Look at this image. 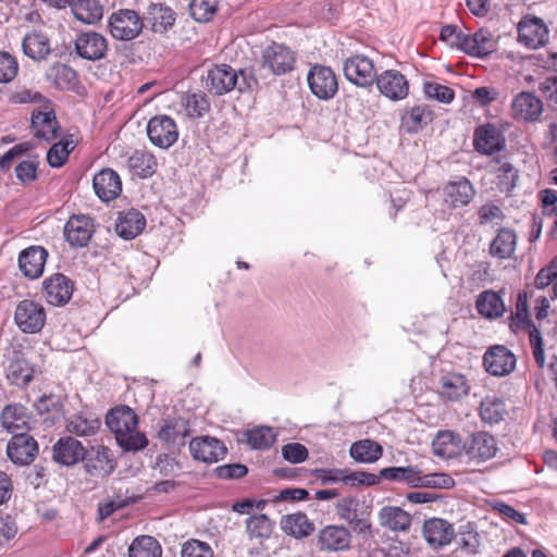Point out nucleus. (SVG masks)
Returning <instances> with one entry per match:
<instances>
[{
	"mask_svg": "<svg viewBox=\"0 0 557 557\" xmlns=\"http://www.w3.org/2000/svg\"><path fill=\"white\" fill-rule=\"evenodd\" d=\"M444 201L451 208L467 206L473 198L475 191L471 183L462 177L456 182H449L443 189Z\"/></svg>",
	"mask_w": 557,
	"mask_h": 557,
	"instance_id": "34",
	"label": "nucleus"
},
{
	"mask_svg": "<svg viewBox=\"0 0 557 557\" xmlns=\"http://www.w3.org/2000/svg\"><path fill=\"white\" fill-rule=\"evenodd\" d=\"M189 451L195 460L214 463L225 457L227 449L220 440L206 435L193 438L189 442Z\"/></svg>",
	"mask_w": 557,
	"mask_h": 557,
	"instance_id": "11",
	"label": "nucleus"
},
{
	"mask_svg": "<svg viewBox=\"0 0 557 557\" xmlns=\"http://www.w3.org/2000/svg\"><path fill=\"white\" fill-rule=\"evenodd\" d=\"M281 527L286 534L296 539L309 536L314 530L313 523L302 512L283 517Z\"/></svg>",
	"mask_w": 557,
	"mask_h": 557,
	"instance_id": "43",
	"label": "nucleus"
},
{
	"mask_svg": "<svg viewBox=\"0 0 557 557\" xmlns=\"http://www.w3.org/2000/svg\"><path fill=\"white\" fill-rule=\"evenodd\" d=\"M517 247V234L513 230L502 227L490 245V253L500 260L510 258Z\"/></svg>",
	"mask_w": 557,
	"mask_h": 557,
	"instance_id": "38",
	"label": "nucleus"
},
{
	"mask_svg": "<svg viewBox=\"0 0 557 557\" xmlns=\"http://www.w3.org/2000/svg\"><path fill=\"white\" fill-rule=\"evenodd\" d=\"M483 363L488 373L494 376H505L516 367L515 355L505 346L491 347L483 357Z\"/></svg>",
	"mask_w": 557,
	"mask_h": 557,
	"instance_id": "16",
	"label": "nucleus"
},
{
	"mask_svg": "<svg viewBox=\"0 0 557 557\" xmlns=\"http://www.w3.org/2000/svg\"><path fill=\"white\" fill-rule=\"evenodd\" d=\"M156 157L145 150H136L128 158L129 169L140 177L151 176L157 168Z\"/></svg>",
	"mask_w": 557,
	"mask_h": 557,
	"instance_id": "48",
	"label": "nucleus"
},
{
	"mask_svg": "<svg viewBox=\"0 0 557 557\" xmlns=\"http://www.w3.org/2000/svg\"><path fill=\"white\" fill-rule=\"evenodd\" d=\"M506 407L503 399L496 396H486L480 406V417L484 423L496 424L504 419Z\"/></svg>",
	"mask_w": 557,
	"mask_h": 557,
	"instance_id": "49",
	"label": "nucleus"
},
{
	"mask_svg": "<svg viewBox=\"0 0 557 557\" xmlns=\"http://www.w3.org/2000/svg\"><path fill=\"white\" fill-rule=\"evenodd\" d=\"M519 42L536 49L548 40V28L540 17H524L518 25Z\"/></svg>",
	"mask_w": 557,
	"mask_h": 557,
	"instance_id": "17",
	"label": "nucleus"
},
{
	"mask_svg": "<svg viewBox=\"0 0 557 557\" xmlns=\"http://www.w3.org/2000/svg\"><path fill=\"white\" fill-rule=\"evenodd\" d=\"M379 521L383 528L404 532L410 528L411 516L400 507L385 506L379 512Z\"/></svg>",
	"mask_w": 557,
	"mask_h": 557,
	"instance_id": "35",
	"label": "nucleus"
},
{
	"mask_svg": "<svg viewBox=\"0 0 557 557\" xmlns=\"http://www.w3.org/2000/svg\"><path fill=\"white\" fill-rule=\"evenodd\" d=\"M12 100L16 104H51V101L40 91L27 88L16 91Z\"/></svg>",
	"mask_w": 557,
	"mask_h": 557,
	"instance_id": "62",
	"label": "nucleus"
},
{
	"mask_svg": "<svg viewBox=\"0 0 557 557\" xmlns=\"http://www.w3.org/2000/svg\"><path fill=\"white\" fill-rule=\"evenodd\" d=\"M74 16L86 24H95L102 18L103 7L98 0H77L72 4Z\"/></svg>",
	"mask_w": 557,
	"mask_h": 557,
	"instance_id": "45",
	"label": "nucleus"
},
{
	"mask_svg": "<svg viewBox=\"0 0 557 557\" xmlns=\"http://www.w3.org/2000/svg\"><path fill=\"white\" fill-rule=\"evenodd\" d=\"M146 226L145 215L137 209H129L119 213L115 222L116 234L126 240L137 237Z\"/></svg>",
	"mask_w": 557,
	"mask_h": 557,
	"instance_id": "27",
	"label": "nucleus"
},
{
	"mask_svg": "<svg viewBox=\"0 0 557 557\" xmlns=\"http://www.w3.org/2000/svg\"><path fill=\"white\" fill-rule=\"evenodd\" d=\"M469 392V386L466 377L462 374L449 373L442 377L440 394L447 400H458L466 396Z\"/></svg>",
	"mask_w": 557,
	"mask_h": 557,
	"instance_id": "44",
	"label": "nucleus"
},
{
	"mask_svg": "<svg viewBox=\"0 0 557 557\" xmlns=\"http://www.w3.org/2000/svg\"><path fill=\"white\" fill-rule=\"evenodd\" d=\"M314 475L322 484L343 482L348 485L349 469H315Z\"/></svg>",
	"mask_w": 557,
	"mask_h": 557,
	"instance_id": "61",
	"label": "nucleus"
},
{
	"mask_svg": "<svg viewBox=\"0 0 557 557\" xmlns=\"http://www.w3.org/2000/svg\"><path fill=\"white\" fill-rule=\"evenodd\" d=\"M263 66L273 74L282 75L293 70L295 57L293 51L280 44H272L263 52Z\"/></svg>",
	"mask_w": 557,
	"mask_h": 557,
	"instance_id": "24",
	"label": "nucleus"
},
{
	"mask_svg": "<svg viewBox=\"0 0 557 557\" xmlns=\"http://www.w3.org/2000/svg\"><path fill=\"white\" fill-rule=\"evenodd\" d=\"M257 84L251 72L244 70L236 72L227 64L216 65L210 70L206 81L208 89L215 95H223L234 88L240 92L252 90Z\"/></svg>",
	"mask_w": 557,
	"mask_h": 557,
	"instance_id": "2",
	"label": "nucleus"
},
{
	"mask_svg": "<svg viewBox=\"0 0 557 557\" xmlns=\"http://www.w3.org/2000/svg\"><path fill=\"white\" fill-rule=\"evenodd\" d=\"M307 79L312 94L321 100L331 99L338 89L335 73L329 66L313 65Z\"/></svg>",
	"mask_w": 557,
	"mask_h": 557,
	"instance_id": "9",
	"label": "nucleus"
},
{
	"mask_svg": "<svg viewBox=\"0 0 557 557\" xmlns=\"http://www.w3.org/2000/svg\"><path fill=\"white\" fill-rule=\"evenodd\" d=\"M46 300L53 306L67 304L73 294L72 281L62 273H54L42 283Z\"/></svg>",
	"mask_w": 557,
	"mask_h": 557,
	"instance_id": "21",
	"label": "nucleus"
},
{
	"mask_svg": "<svg viewBox=\"0 0 557 557\" xmlns=\"http://www.w3.org/2000/svg\"><path fill=\"white\" fill-rule=\"evenodd\" d=\"M7 377L8 380L20 387L27 386L34 379L35 369L24 358L23 354L17 350H13L12 357L7 366Z\"/></svg>",
	"mask_w": 557,
	"mask_h": 557,
	"instance_id": "28",
	"label": "nucleus"
},
{
	"mask_svg": "<svg viewBox=\"0 0 557 557\" xmlns=\"http://www.w3.org/2000/svg\"><path fill=\"white\" fill-rule=\"evenodd\" d=\"M518 173L509 162H504L497 170L498 188L503 193H511L516 187Z\"/></svg>",
	"mask_w": 557,
	"mask_h": 557,
	"instance_id": "57",
	"label": "nucleus"
},
{
	"mask_svg": "<svg viewBox=\"0 0 557 557\" xmlns=\"http://www.w3.org/2000/svg\"><path fill=\"white\" fill-rule=\"evenodd\" d=\"M38 454V444L26 432H20L12 436L7 445V455L17 466H27L34 461Z\"/></svg>",
	"mask_w": 557,
	"mask_h": 557,
	"instance_id": "10",
	"label": "nucleus"
},
{
	"mask_svg": "<svg viewBox=\"0 0 557 557\" xmlns=\"http://www.w3.org/2000/svg\"><path fill=\"white\" fill-rule=\"evenodd\" d=\"M462 101L472 104H490L491 102L503 103L507 101V95L495 87L482 86L473 91H466Z\"/></svg>",
	"mask_w": 557,
	"mask_h": 557,
	"instance_id": "46",
	"label": "nucleus"
},
{
	"mask_svg": "<svg viewBox=\"0 0 557 557\" xmlns=\"http://www.w3.org/2000/svg\"><path fill=\"white\" fill-rule=\"evenodd\" d=\"M84 468L88 474L95 478H106L115 469V460L111 449L104 446H97L89 451L85 449Z\"/></svg>",
	"mask_w": 557,
	"mask_h": 557,
	"instance_id": "13",
	"label": "nucleus"
},
{
	"mask_svg": "<svg viewBox=\"0 0 557 557\" xmlns=\"http://www.w3.org/2000/svg\"><path fill=\"white\" fill-rule=\"evenodd\" d=\"M147 135L152 145L169 149L178 139V129L173 119L168 115H156L147 124Z\"/></svg>",
	"mask_w": 557,
	"mask_h": 557,
	"instance_id": "8",
	"label": "nucleus"
},
{
	"mask_svg": "<svg viewBox=\"0 0 557 557\" xmlns=\"http://www.w3.org/2000/svg\"><path fill=\"white\" fill-rule=\"evenodd\" d=\"M343 70L346 78L360 87L371 86L376 78L372 60L363 55L348 58Z\"/></svg>",
	"mask_w": 557,
	"mask_h": 557,
	"instance_id": "14",
	"label": "nucleus"
},
{
	"mask_svg": "<svg viewBox=\"0 0 557 557\" xmlns=\"http://www.w3.org/2000/svg\"><path fill=\"white\" fill-rule=\"evenodd\" d=\"M422 534L431 547L442 548L451 543L455 537V529L445 519L430 518L423 523Z\"/></svg>",
	"mask_w": 557,
	"mask_h": 557,
	"instance_id": "22",
	"label": "nucleus"
},
{
	"mask_svg": "<svg viewBox=\"0 0 557 557\" xmlns=\"http://www.w3.org/2000/svg\"><path fill=\"white\" fill-rule=\"evenodd\" d=\"M22 49L26 57L36 62L47 60L52 51L48 36L42 32L37 30L24 36L22 40Z\"/></svg>",
	"mask_w": 557,
	"mask_h": 557,
	"instance_id": "32",
	"label": "nucleus"
},
{
	"mask_svg": "<svg viewBox=\"0 0 557 557\" xmlns=\"http://www.w3.org/2000/svg\"><path fill=\"white\" fill-rule=\"evenodd\" d=\"M497 40L486 28L465 35L461 51L470 57L483 59L496 50Z\"/></svg>",
	"mask_w": 557,
	"mask_h": 557,
	"instance_id": "19",
	"label": "nucleus"
},
{
	"mask_svg": "<svg viewBox=\"0 0 557 557\" xmlns=\"http://www.w3.org/2000/svg\"><path fill=\"white\" fill-rule=\"evenodd\" d=\"M75 51L82 59L98 61L106 57L108 42L96 32H85L75 39Z\"/></svg>",
	"mask_w": 557,
	"mask_h": 557,
	"instance_id": "20",
	"label": "nucleus"
},
{
	"mask_svg": "<svg viewBox=\"0 0 557 557\" xmlns=\"http://www.w3.org/2000/svg\"><path fill=\"white\" fill-rule=\"evenodd\" d=\"M73 149L74 145L71 140L55 143L47 152V162L52 168H61L67 161Z\"/></svg>",
	"mask_w": 557,
	"mask_h": 557,
	"instance_id": "55",
	"label": "nucleus"
},
{
	"mask_svg": "<svg viewBox=\"0 0 557 557\" xmlns=\"http://www.w3.org/2000/svg\"><path fill=\"white\" fill-rule=\"evenodd\" d=\"M1 424L13 435L28 430L26 409L21 405H8L0 416Z\"/></svg>",
	"mask_w": 557,
	"mask_h": 557,
	"instance_id": "40",
	"label": "nucleus"
},
{
	"mask_svg": "<svg viewBox=\"0 0 557 557\" xmlns=\"http://www.w3.org/2000/svg\"><path fill=\"white\" fill-rule=\"evenodd\" d=\"M219 9V0H191L189 12L193 18L199 23L211 21Z\"/></svg>",
	"mask_w": 557,
	"mask_h": 557,
	"instance_id": "52",
	"label": "nucleus"
},
{
	"mask_svg": "<svg viewBox=\"0 0 557 557\" xmlns=\"http://www.w3.org/2000/svg\"><path fill=\"white\" fill-rule=\"evenodd\" d=\"M465 455L479 462L486 461L496 456L498 445L496 438L485 431L471 433L461 446Z\"/></svg>",
	"mask_w": 557,
	"mask_h": 557,
	"instance_id": "7",
	"label": "nucleus"
},
{
	"mask_svg": "<svg viewBox=\"0 0 557 557\" xmlns=\"http://www.w3.org/2000/svg\"><path fill=\"white\" fill-rule=\"evenodd\" d=\"M350 457L361 463H373L383 455V447L373 440H360L351 444Z\"/></svg>",
	"mask_w": 557,
	"mask_h": 557,
	"instance_id": "39",
	"label": "nucleus"
},
{
	"mask_svg": "<svg viewBox=\"0 0 557 557\" xmlns=\"http://www.w3.org/2000/svg\"><path fill=\"white\" fill-rule=\"evenodd\" d=\"M50 76L53 77L55 86L61 89L72 88L77 79V74L71 66L60 63L52 66Z\"/></svg>",
	"mask_w": 557,
	"mask_h": 557,
	"instance_id": "56",
	"label": "nucleus"
},
{
	"mask_svg": "<svg viewBox=\"0 0 557 557\" xmlns=\"http://www.w3.org/2000/svg\"><path fill=\"white\" fill-rule=\"evenodd\" d=\"M144 22L138 13L129 9H121L109 18V29L113 38L123 41L135 39L143 30Z\"/></svg>",
	"mask_w": 557,
	"mask_h": 557,
	"instance_id": "5",
	"label": "nucleus"
},
{
	"mask_svg": "<svg viewBox=\"0 0 557 557\" xmlns=\"http://www.w3.org/2000/svg\"><path fill=\"white\" fill-rule=\"evenodd\" d=\"M95 232L94 221L89 215L74 214L64 225V236L70 246L86 247Z\"/></svg>",
	"mask_w": 557,
	"mask_h": 557,
	"instance_id": "12",
	"label": "nucleus"
},
{
	"mask_svg": "<svg viewBox=\"0 0 557 557\" xmlns=\"http://www.w3.org/2000/svg\"><path fill=\"white\" fill-rule=\"evenodd\" d=\"M160 543L150 535L137 536L128 547V557H161Z\"/></svg>",
	"mask_w": 557,
	"mask_h": 557,
	"instance_id": "47",
	"label": "nucleus"
},
{
	"mask_svg": "<svg viewBox=\"0 0 557 557\" xmlns=\"http://www.w3.org/2000/svg\"><path fill=\"white\" fill-rule=\"evenodd\" d=\"M38 160L37 157L20 162L15 168L16 177L22 183H29L37 180Z\"/></svg>",
	"mask_w": 557,
	"mask_h": 557,
	"instance_id": "63",
	"label": "nucleus"
},
{
	"mask_svg": "<svg viewBox=\"0 0 557 557\" xmlns=\"http://www.w3.org/2000/svg\"><path fill=\"white\" fill-rule=\"evenodd\" d=\"M513 332L525 330L529 333L533 357L540 368L545 366V351L541 331L529 318V305L525 293H519L516 301V313L510 323Z\"/></svg>",
	"mask_w": 557,
	"mask_h": 557,
	"instance_id": "3",
	"label": "nucleus"
},
{
	"mask_svg": "<svg viewBox=\"0 0 557 557\" xmlns=\"http://www.w3.org/2000/svg\"><path fill=\"white\" fill-rule=\"evenodd\" d=\"M85 457V447L72 436L60 438L52 447V458L63 466H73Z\"/></svg>",
	"mask_w": 557,
	"mask_h": 557,
	"instance_id": "26",
	"label": "nucleus"
},
{
	"mask_svg": "<svg viewBox=\"0 0 557 557\" xmlns=\"http://www.w3.org/2000/svg\"><path fill=\"white\" fill-rule=\"evenodd\" d=\"M14 322L23 333H39L46 323L45 308L34 300L24 299L16 306Z\"/></svg>",
	"mask_w": 557,
	"mask_h": 557,
	"instance_id": "6",
	"label": "nucleus"
},
{
	"mask_svg": "<svg viewBox=\"0 0 557 557\" xmlns=\"http://www.w3.org/2000/svg\"><path fill=\"white\" fill-rule=\"evenodd\" d=\"M35 137L50 143L59 137L60 125L54 111H34L30 121Z\"/></svg>",
	"mask_w": 557,
	"mask_h": 557,
	"instance_id": "29",
	"label": "nucleus"
},
{
	"mask_svg": "<svg viewBox=\"0 0 557 557\" xmlns=\"http://www.w3.org/2000/svg\"><path fill=\"white\" fill-rule=\"evenodd\" d=\"M145 20L154 33H164L174 25L175 13L162 3H150Z\"/></svg>",
	"mask_w": 557,
	"mask_h": 557,
	"instance_id": "36",
	"label": "nucleus"
},
{
	"mask_svg": "<svg viewBox=\"0 0 557 557\" xmlns=\"http://www.w3.org/2000/svg\"><path fill=\"white\" fill-rule=\"evenodd\" d=\"M190 434L188 420L180 417H166L158 422V438L168 445H184Z\"/></svg>",
	"mask_w": 557,
	"mask_h": 557,
	"instance_id": "15",
	"label": "nucleus"
},
{
	"mask_svg": "<svg viewBox=\"0 0 557 557\" xmlns=\"http://www.w3.org/2000/svg\"><path fill=\"white\" fill-rule=\"evenodd\" d=\"M432 120L433 115L428 110V107H411L401 115V128L409 134H414L420 132Z\"/></svg>",
	"mask_w": 557,
	"mask_h": 557,
	"instance_id": "42",
	"label": "nucleus"
},
{
	"mask_svg": "<svg viewBox=\"0 0 557 557\" xmlns=\"http://www.w3.org/2000/svg\"><path fill=\"white\" fill-rule=\"evenodd\" d=\"M246 441L252 449H269L276 441V434L270 426H257L246 432Z\"/></svg>",
	"mask_w": 557,
	"mask_h": 557,
	"instance_id": "50",
	"label": "nucleus"
},
{
	"mask_svg": "<svg viewBox=\"0 0 557 557\" xmlns=\"http://www.w3.org/2000/svg\"><path fill=\"white\" fill-rule=\"evenodd\" d=\"M379 91L392 101L404 99L409 91L407 78L396 70H387L375 78Z\"/></svg>",
	"mask_w": 557,
	"mask_h": 557,
	"instance_id": "18",
	"label": "nucleus"
},
{
	"mask_svg": "<svg viewBox=\"0 0 557 557\" xmlns=\"http://www.w3.org/2000/svg\"><path fill=\"white\" fill-rule=\"evenodd\" d=\"M181 557H213V550L207 542L191 539L183 544Z\"/></svg>",
	"mask_w": 557,
	"mask_h": 557,
	"instance_id": "58",
	"label": "nucleus"
},
{
	"mask_svg": "<svg viewBox=\"0 0 557 557\" xmlns=\"http://www.w3.org/2000/svg\"><path fill=\"white\" fill-rule=\"evenodd\" d=\"M92 187L96 195L104 202L117 198L122 191V181L120 175L112 169H102L95 174Z\"/></svg>",
	"mask_w": 557,
	"mask_h": 557,
	"instance_id": "25",
	"label": "nucleus"
},
{
	"mask_svg": "<svg viewBox=\"0 0 557 557\" xmlns=\"http://www.w3.org/2000/svg\"><path fill=\"white\" fill-rule=\"evenodd\" d=\"M474 147L480 153L493 154L504 148V139L494 125H483L474 132Z\"/></svg>",
	"mask_w": 557,
	"mask_h": 557,
	"instance_id": "33",
	"label": "nucleus"
},
{
	"mask_svg": "<svg viewBox=\"0 0 557 557\" xmlns=\"http://www.w3.org/2000/svg\"><path fill=\"white\" fill-rule=\"evenodd\" d=\"M465 35L466 33H463L458 26L448 24L442 27L440 39L450 48L461 51Z\"/></svg>",
	"mask_w": 557,
	"mask_h": 557,
	"instance_id": "60",
	"label": "nucleus"
},
{
	"mask_svg": "<svg viewBox=\"0 0 557 557\" xmlns=\"http://www.w3.org/2000/svg\"><path fill=\"white\" fill-rule=\"evenodd\" d=\"M335 510L341 520L348 522L358 534L371 531V510L356 496H346L337 502Z\"/></svg>",
	"mask_w": 557,
	"mask_h": 557,
	"instance_id": "4",
	"label": "nucleus"
},
{
	"mask_svg": "<svg viewBox=\"0 0 557 557\" xmlns=\"http://www.w3.org/2000/svg\"><path fill=\"white\" fill-rule=\"evenodd\" d=\"M48 251L42 246H29L18 255V269L30 280L38 278L44 273Z\"/></svg>",
	"mask_w": 557,
	"mask_h": 557,
	"instance_id": "23",
	"label": "nucleus"
},
{
	"mask_svg": "<svg viewBox=\"0 0 557 557\" xmlns=\"http://www.w3.org/2000/svg\"><path fill=\"white\" fill-rule=\"evenodd\" d=\"M384 480L404 483L410 487H424V474L418 466L388 467L381 469Z\"/></svg>",
	"mask_w": 557,
	"mask_h": 557,
	"instance_id": "31",
	"label": "nucleus"
},
{
	"mask_svg": "<svg viewBox=\"0 0 557 557\" xmlns=\"http://www.w3.org/2000/svg\"><path fill=\"white\" fill-rule=\"evenodd\" d=\"M282 456L288 462L300 463L308 458V449L300 443H289L282 447Z\"/></svg>",
	"mask_w": 557,
	"mask_h": 557,
	"instance_id": "64",
	"label": "nucleus"
},
{
	"mask_svg": "<svg viewBox=\"0 0 557 557\" xmlns=\"http://www.w3.org/2000/svg\"><path fill=\"white\" fill-rule=\"evenodd\" d=\"M100 424V420L97 418L74 416L69 420L66 428L69 432L77 436H91L97 433Z\"/></svg>",
	"mask_w": 557,
	"mask_h": 557,
	"instance_id": "51",
	"label": "nucleus"
},
{
	"mask_svg": "<svg viewBox=\"0 0 557 557\" xmlns=\"http://www.w3.org/2000/svg\"><path fill=\"white\" fill-rule=\"evenodd\" d=\"M423 94L428 100L448 104L455 98V91L447 85L438 82H425L423 84Z\"/></svg>",
	"mask_w": 557,
	"mask_h": 557,
	"instance_id": "53",
	"label": "nucleus"
},
{
	"mask_svg": "<svg viewBox=\"0 0 557 557\" xmlns=\"http://www.w3.org/2000/svg\"><path fill=\"white\" fill-rule=\"evenodd\" d=\"M246 530L250 537L269 539L273 531V522L263 513L252 516L246 521Z\"/></svg>",
	"mask_w": 557,
	"mask_h": 557,
	"instance_id": "54",
	"label": "nucleus"
},
{
	"mask_svg": "<svg viewBox=\"0 0 557 557\" xmlns=\"http://www.w3.org/2000/svg\"><path fill=\"white\" fill-rule=\"evenodd\" d=\"M461 446L460 436L449 430L438 431L432 442L433 453L447 459L457 456L462 450Z\"/></svg>",
	"mask_w": 557,
	"mask_h": 557,
	"instance_id": "37",
	"label": "nucleus"
},
{
	"mask_svg": "<svg viewBox=\"0 0 557 557\" xmlns=\"http://www.w3.org/2000/svg\"><path fill=\"white\" fill-rule=\"evenodd\" d=\"M478 312L487 318L496 319L505 312V305L502 297L494 290L482 292L476 299Z\"/></svg>",
	"mask_w": 557,
	"mask_h": 557,
	"instance_id": "41",
	"label": "nucleus"
},
{
	"mask_svg": "<svg viewBox=\"0 0 557 557\" xmlns=\"http://www.w3.org/2000/svg\"><path fill=\"white\" fill-rule=\"evenodd\" d=\"M106 424L114 433L117 445L125 451H137L148 445L146 435L136 431L138 416L128 406L112 408L106 416Z\"/></svg>",
	"mask_w": 557,
	"mask_h": 557,
	"instance_id": "1",
	"label": "nucleus"
},
{
	"mask_svg": "<svg viewBox=\"0 0 557 557\" xmlns=\"http://www.w3.org/2000/svg\"><path fill=\"white\" fill-rule=\"evenodd\" d=\"M321 549L338 552L349 548L351 534L343 525H327L319 532Z\"/></svg>",
	"mask_w": 557,
	"mask_h": 557,
	"instance_id": "30",
	"label": "nucleus"
},
{
	"mask_svg": "<svg viewBox=\"0 0 557 557\" xmlns=\"http://www.w3.org/2000/svg\"><path fill=\"white\" fill-rule=\"evenodd\" d=\"M18 73L16 59L5 51H0V83L12 82Z\"/></svg>",
	"mask_w": 557,
	"mask_h": 557,
	"instance_id": "59",
	"label": "nucleus"
}]
</instances>
